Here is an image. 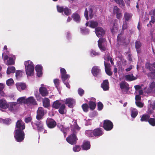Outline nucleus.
<instances>
[{
    "mask_svg": "<svg viewBox=\"0 0 155 155\" xmlns=\"http://www.w3.org/2000/svg\"><path fill=\"white\" fill-rule=\"evenodd\" d=\"M25 123L21 120H18L16 124V128L14 132V137L17 141H22L25 137V134L23 130L25 129Z\"/></svg>",
    "mask_w": 155,
    "mask_h": 155,
    "instance_id": "obj_1",
    "label": "nucleus"
},
{
    "mask_svg": "<svg viewBox=\"0 0 155 155\" xmlns=\"http://www.w3.org/2000/svg\"><path fill=\"white\" fill-rule=\"evenodd\" d=\"M80 128L77 125L76 122H74V126L72 127V131L73 134L66 138V140L70 144L73 145L76 143L77 137L75 134L77 131H79Z\"/></svg>",
    "mask_w": 155,
    "mask_h": 155,
    "instance_id": "obj_2",
    "label": "nucleus"
},
{
    "mask_svg": "<svg viewBox=\"0 0 155 155\" xmlns=\"http://www.w3.org/2000/svg\"><path fill=\"white\" fill-rule=\"evenodd\" d=\"M24 64L27 75L28 76L33 75L34 73V66L33 62L30 60H28L25 61Z\"/></svg>",
    "mask_w": 155,
    "mask_h": 155,
    "instance_id": "obj_3",
    "label": "nucleus"
},
{
    "mask_svg": "<svg viewBox=\"0 0 155 155\" xmlns=\"http://www.w3.org/2000/svg\"><path fill=\"white\" fill-rule=\"evenodd\" d=\"M2 56L5 61L9 58L8 60L6 63V64L8 65L14 64L15 59V57L14 55L11 54H8V55H7L5 54V52H4L2 54Z\"/></svg>",
    "mask_w": 155,
    "mask_h": 155,
    "instance_id": "obj_4",
    "label": "nucleus"
},
{
    "mask_svg": "<svg viewBox=\"0 0 155 155\" xmlns=\"http://www.w3.org/2000/svg\"><path fill=\"white\" fill-rule=\"evenodd\" d=\"M95 33L99 38L103 37L105 34V31L101 27H98L95 28Z\"/></svg>",
    "mask_w": 155,
    "mask_h": 155,
    "instance_id": "obj_5",
    "label": "nucleus"
},
{
    "mask_svg": "<svg viewBox=\"0 0 155 155\" xmlns=\"http://www.w3.org/2000/svg\"><path fill=\"white\" fill-rule=\"evenodd\" d=\"M88 15L90 19L93 16L92 8L91 6L88 8H86L84 12V16L87 20L89 19Z\"/></svg>",
    "mask_w": 155,
    "mask_h": 155,
    "instance_id": "obj_6",
    "label": "nucleus"
},
{
    "mask_svg": "<svg viewBox=\"0 0 155 155\" xmlns=\"http://www.w3.org/2000/svg\"><path fill=\"white\" fill-rule=\"evenodd\" d=\"M117 20H115L113 23L110 24V30L112 33L114 34L117 32L118 30V27L117 23Z\"/></svg>",
    "mask_w": 155,
    "mask_h": 155,
    "instance_id": "obj_7",
    "label": "nucleus"
},
{
    "mask_svg": "<svg viewBox=\"0 0 155 155\" xmlns=\"http://www.w3.org/2000/svg\"><path fill=\"white\" fill-rule=\"evenodd\" d=\"M37 127L38 131L39 132H43V133L46 132V130H45L43 127V123L41 121H38L34 123Z\"/></svg>",
    "mask_w": 155,
    "mask_h": 155,
    "instance_id": "obj_8",
    "label": "nucleus"
},
{
    "mask_svg": "<svg viewBox=\"0 0 155 155\" xmlns=\"http://www.w3.org/2000/svg\"><path fill=\"white\" fill-rule=\"evenodd\" d=\"M112 123L109 120H106L104 121L103 127L106 130H110L113 127Z\"/></svg>",
    "mask_w": 155,
    "mask_h": 155,
    "instance_id": "obj_9",
    "label": "nucleus"
},
{
    "mask_svg": "<svg viewBox=\"0 0 155 155\" xmlns=\"http://www.w3.org/2000/svg\"><path fill=\"white\" fill-rule=\"evenodd\" d=\"M39 92L40 94L43 97L46 96L48 94V91L44 84H43L41 85V87L39 88Z\"/></svg>",
    "mask_w": 155,
    "mask_h": 155,
    "instance_id": "obj_10",
    "label": "nucleus"
},
{
    "mask_svg": "<svg viewBox=\"0 0 155 155\" xmlns=\"http://www.w3.org/2000/svg\"><path fill=\"white\" fill-rule=\"evenodd\" d=\"M149 104L148 106L147 113L149 114H151L153 113V110L155 109V101H149Z\"/></svg>",
    "mask_w": 155,
    "mask_h": 155,
    "instance_id": "obj_11",
    "label": "nucleus"
},
{
    "mask_svg": "<svg viewBox=\"0 0 155 155\" xmlns=\"http://www.w3.org/2000/svg\"><path fill=\"white\" fill-rule=\"evenodd\" d=\"M45 114L43 108L41 107H39L37 111V119L38 120L41 119Z\"/></svg>",
    "mask_w": 155,
    "mask_h": 155,
    "instance_id": "obj_12",
    "label": "nucleus"
},
{
    "mask_svg": "<svg viewBox=\"0 0 155 155\" xmlns=\"http://www.w3.org/2000/svg\"><path fill=\"white\" fill-rule=\"evenodd\" d=\"M46 122L48 126L50 128L54 127L56 124V122L53 119L50 118H48Z\"/></svg>",
    "mask_w": 155,
    "mask_h": 155,
    "instance_id": "obj_13",
    "label": "nucleus"
},
{
    "mask_svg": "<svg viewBox=\"0 0 155 155\" xmlns=\"http://www.w3.org/2000/svg\"><path fill=\"white\" fill-rule=\"evenodd\" d=\"M98 45L101 51H104L105 50L104 45L106 44L105 39H99L98 41Z\"/></svg>",
    "mask_w": 155,
    "mask_h": 155,
    "instance_id": "obj_14",
    "label": "nucleus"
},
{
    "mask_svg": "<svg viewBox=\"0 0 155 155\" xmlns=\"http://www.w3.org/2000/svg\"><path fill=\"white\" fill-rule=\"evenodd\" d=\"M61 73V78L63 81L67 80L69 78L70 76L69 75L66 74V71L64 68H61L60 69Z\"/></svg>",
    "mask_w": 155,
    "mask_h": 155,
    "instance_id": "obj_15",
    "label": "nucleus"
},
{
    "mask_svg": "<svg viewBox=\"0 0 155 155\" xmlns=\"http://www.w3.org/2000/svg\"><path fill=\"white\" fill-rule=\"evenodd\" d=\"M147 93L155 91V82L153 81L149 84V87L146 91Z\"/></svg>",
    "mask_w": 155,
    "mask_h": 155,
    "instance_id": "obj_16",
    "label": "nucleus"
},
{
    "mask_svg": "<svg viewBox=\"0 0 155 155\" xmlns=\"http://www.w3.org/2000/svg\"><path fill=\"white\" fill-rule=\"evenodd\" d=\"M120 88L124 92H127L129 89L128 84L124 82H122L120 84Z\"/></svg>",
    "mask_w": 155,
    "mask_h": 155,
    "instance_id": "obj_17",
    "label": "nucleus"
},
{
    "mask_svg": "<svg viewBox=\"0 0 155 155\" xmlns=\"http://www.w3.org/2000/svg\"><path fill=\"white\" fill-rule=\"evenodd\" d=\"M85 25L87 26H88L92 28H94L98 26V23L97 21H91L87 22Z\"/></svg>",
    "mask_w": 155,
    "mask_h": 155,
    "instance_id": "obj_18",
    "label": "nucleus"
},
{
    "mask_svg": "<svg viewBox=\"0 0 155 155\" xmlns=\"http://www.w3.org/2000/svg\"><path fill=\"white\" fill-rule=\"evenodd\" d=\"M101 87L104 91H107L109 88V84L108 80H105L103 81L101 84Z\"/></svg>",
    "mask_w": 155,
    "mask_h": 155,
    "instance_id": "obj_19",
    "label": "nucleus"
},
{
    "mask_svg": "<svg viewBox=\"0 0 155 155\" xmlns=\"http://www.w3.org/2000/svg\"><path fill=\"white\" fill-rule=\"evenodd\" d=\"M65 103L68 104V106L70 107H73V105L75 103V101L74 99L68 98L66 99Z\"/></svg>",
    "mask_w": 155,
    "mask_h": 155,
    "instance_id": "obj_20",
    "label": "nucleus"
},
{
    "mask_svg": "<svg viewBox=\"0 0 155 155\" xmlns=\"http://www.w3.org/2000/svg\"><path fill=\"white\" fill-rule=\"evenodd\" d=\"M91 72L94 76H96L100 74L101 70L98 67L95 66L92 68Z\"/></svg>",
    "mask_w": 155,
    "mask_h": 155,
    "instance_id": "obj_21",
    "label": "nucleus"
},
{
    "mask_svg": "<svg viewBox=\"0 0 155 155\" xmlns=\"http://www.w3.org/2000/svg\"><path fill=\"white\" fill-rule=\"evenodd\" d=\"M8 107V104L6 101L3 99L0 100V107L3 109H5Z\"/></svg>",
    "mask_w": 155,
    "mask_h": 155,
    "instance_id": "obj_22",
    "label": "nucleus"
},
{
    "mask_svg": "<svg viewBox=\"0 0 155 155\" xmlns=\"http://www.w3.org/2000/svg\"><path fill=\"white\" fill-rule=\"evenodd\" d=\"M104 64L105 67V70L106 73L109 75H111L112 74V72L110 68V64L106 63L105 62H104Z\"/></svg>",
    "mask_w": 155,
    "mask_h": 155,
    "instance_id": "obj_23",
    "label": "nucleus"
},
{
    "mask_svg": "<svg viewBox=\"0 0 155 155\" xmlns=\"http://www.w3.org/2000/svg\"><path fill=\"white\" fill-rule=\"evenodd\" d=\"M95 99V98H92L89 102V107L91 109H94L96 107Z\"/></svg>",
    "mask_w": 155,
    "mask_h": 155,
    "instance_id": "obj_24",
    "label": "nucleus"
},
{
    "mask_svg": "<svg viewBox=\"0 0 155 155\" xmlns=\"http://www.w3.org/2000/svg\"><path fill=\"white\" fill-rule=\"evenodd\" d=\"M36 101L33 97H30L26 98V104H32L36 105Z\"/></svg>",
    "mask_w": 155,
    "mask_h": 155,
    "instance_id": "obj_25",
    "label": "nucleus"
},
{
    "mask_svg": "<svg viewBox=\"0 0 155 155\" xmlns=\"http://www.w3.org/2000/svg\"><path fill=\"white\" fill-rule=\"evenodd\" d=\"M82 148L85 150L89 149L90 148V142L88 141H84L83 145L82 146Z\"/></svg>",
    "mask_w": 155,
    "mask_h": 155,
    "instance_id": "obj_26",
    "label": "nucleus"
},
{
    "mask_svg": "<svg viewBox=\"0 0 155 155\" xmlns=\"http://www.w3.org/2000/svg\"><path fill=\"white\" fill-rule=\"evenodd\" d=\"M16 87L18 90L20 91L24 90L26 88V85L24 84L18 83L16 84Z\"/></svg>",
    "mask_w": 155,
    "mask_h": 155,
    "instance_id": "obj_27",
    "label": "nucleus"
},
{
    "mask_svg": "<svg viewBox=\"0 0 155 155\" xmlns=\"http://www.w3.org/2000/svg\"><path fill=\"white\" fill-rule=\"evenodd\" d=\"M94 135L99 136L103 134L100 128L95 129L93 130Z\"/></svg>",
    "mask_w": 155,
    "mask_h": 155,
    "instance_id": "obj_28",
    "label": "nucleus"
},
{
    "mask_svg": "<svg viewBox=\"0 0 155 155\" xmlns=\"http://www.w3.org/2000/svg\"><path fill=\"white\" fill-rule=\"evenodd\" d=\"M125 79L127 81H130L133 80H135L136 78L134 77L133 74H128L125 75Z\"/></svg>",
    "mask_w": 155,
    "mask_h": 155,
    "instance_id": "obj_29",
    "label": "nucleus"
},
{
    "mask_svg": "<svg viewBox=\"0 0 155 155\" xmlns=\"http://www.w3.org/2000/svg\"><path fill=\"white\" fill-rule=\"evenodd\" d=\"M17 102L19 104L22 103L26 104V98L25 97H20L18 99Z\"/></svg>",
    "mask_w": 155,
    "mask_h": 155,
    "instance_id": "obj_30",
    "label": "nucleus"
},
{
    "mask_svg": "<svg viewBox=\"0 0 155 155\" xmlns=\"http://www.w3.org/2000/svg\"><path fill=\"white\" fill-rule=\"evenodd\" d=\"M72 17L73 20L77 22H79L80 21V18L79 15L75 13L72 15Z\"/></svg>",
    "mask_w": 155,
    "mask_h": 155,
    "instance_id": "obj_31",
    "label": "nucleus"
},
{
    "mask_svg": "<svg viewBox=\"0 0 155 155\" xmlns=\"http://www.w3.org/2000/svg\"><path fill=\"white\" fill-rule=\"evenodd\" d=\"M43 104L44 107H47L50 104L49 100L47 98H45L43 100Z\"/></svg>",
    "mask_w": 155,
    "mask_h": 155,
    "instance_id": "obj_32",
    "label": "nucleus"
},
{
    "mask_svg": "<svg viewBox=\"0 0 155 155\" xmlns=\"http://www.w3.org/2000/svg\"><path fill=\"white\" fill-rule=\"evenodd\" d=\"M131 111V116L133 117H135L137 115L138 112L135 108H131L130 109Z\"/></svg>",
    "mask_w": 155,
    "mask_h": 155,
    "instance_id": "obj_33",
    "label": "nucleus"
},
{
    "mask_svg": "<svg viewBox=\"0 0 155 155\" xmlns=\"http://www.w3.org/2000/svg\"><path fill=\"white\" fill-rule=\"evenodd\" d=\"M15 68L13 66H10L8 67L7 71V74H9L11 73H14L15 71Z\"/></svg>",
    "mask_w": 155,
    "mask_h": 155,
    "instance_id": "obj_34",
    "label": "nucleus"
},
{
    "mask_svg": "<svg viewBox=\"0 0 155 155\" xmlns=\"http://www.w3.org/2000/svg\"><path fill=\"white\" fill-rule=\"evenodd\" d=\"M61 104V101L57 100L53 104V107L55 109H58Z\"/></svg>",
    "mask_w": 155,
    "mask_h": 155,
    "instance_id": "obj_35",
    "label": "nucleus"
},
{
    "mask_svg": "<svg viewBox=\"0 0 155 155\" xmlns=\"http://www.w3.org/2000/svg\"><path fill=\"white\" fill-rule=\"evenodd\" d=\"M150 118V116L147 114H143L142 116L140 119L142 121H148Z\"/></svg>",
    "mask_w": 155,
    "mask_h": 155,
    "instance_id": "obj_36",
    "label": "nucleus"
},
{
    "mask_svg": "<svg viewBox=\"0 0 155 155\" xmlns=\"http://www.w3.org/2000/svg\"><path fill=\"white\" fill-rule=\"evenodd\" d=\"M132 14L130 13H125L124 15V17L125 20L128 21L132 17Z\"/></svg>",
    "mask_w": 155,
    "mask_h": 155,
    "instance_id": "obj_37",
    "label": "nucleus"
},
{
    "mask_svg": "<svg viewBox=\"0 0 155 155\" xmlns=\"http://www.w3.org/2000/svg\"><path fill=\"white\" fill-rule=\"evenodd\" d=\"M85 134L89 137H91L93 136L94 133L93 130H87L85 131Z\"/></svg>",
    "mask_w": 155,
    "mask_h": 155,
    "instance_id": "obj_38",
    "label": "nucleus"
},
{
    "mask_svg": "<svg viewBox=\"0 0 155 155\" xmlns=\"http://www.w3.org/2000/svg\"><path fill=\"white\" fill-rule=\"evenodd\" d=\"M8 108L11 110H14V108L16 105V103L15 102L10 103L8 104Z\"/></svg>",
    "mask_w": 155,
    "mask_h": 155,
    "instance_id": "obj_39",
    "label": "nucleus"
},
{
    "mask_svg": "<svg viewBox=\"0 0 155 155\" xmlns=\"http://www.w3.org/2000/svg\"><path fill=\"white\" fill-rule=\"evenodd\" d=\"M65 105L64 104H62L61 107L59 110V113L61 114H63L64 113L65 111Z\"/></svg>",
    "mask_w": 155,
    "mask_h": 155,
    "instance_id": "obj_40",
    "label": "nucleus"
},
{
    "mask_svg": "<svg viewBox=\"0 0 155 155\" xmlns=\"http://www.w3.org/2000/svg\"><path fill=\"white\" fill-rule=\"evenodd\" d=\"M148 76L150 77L152 79L155 78V70H153L151 72L148 74Z\"/></svg>",
    "mask_w": 155,
    "mask_h": 155,
    "instance_id": "obj_41",
    "label": "nucleus"
},
{
    "mask_svg": "<svg viewBox=\"0 0 155 155\" xmlns=\"http://www.w3.org/2000/svg\"><path fill=\"white\" fill-rule=\"evenodd\" d=\"M14 83V81L13 79L12 78L9 79L6 81V84L8 86L12 85Z\"/></svg>",
    "mask_w": 155,
    "mask_h": 155,
    "instance_id": "obj_42",
    "label": "nucleus"
},
{
    "mask_svg": "<svg viewBox=\"0 0 155 155\" xmlns=\"http://www.w3.org/2000/svg\"><path fill=\"white\" fill-rule=\"evenodd\" d=\"M64 12L67 15H69L71 13V11L70 10L67 8H65L64 9Z\"/></svg>",
    "mask_w": 155,
    "mask_h": 155,
    "instance_id": "obj_43",
    "label": "nucleus"
},
{
    "mask_svg": "<svg viewBox=\"0 0 155 155\" xmlns=\"http://www.w3.org/2000/svg\"><path fill=\"white\" fill-rule=\"evenodd\" d=\"M82 107L84 112H87V111L88 109V106L87 104H83Z\"/></svg>",
    "mask_w": 155,
    "mask_h": 155,
    "instance_id": "obj_44",
    "label": "nucleus"
},
{
    "mask_svg": "<svg viewBox=\"0 0 155 155\" xmlns=\"http://www.w3.org/2000/svg\"><path fill=\"white\" fill-rule=\"evenodd\" d=\"M22 75V72L20 70H18L16 72V77L17 79H18L21 77Z\"/></svg>",
    "mask_w": 155,
    "mask_h": 155,
    "instance_id": "obj_45",
    "label": "nucleus"
},
{
    "mask_svg": "<svg viewBox=\"0 0 155 155\" xmlns=\"http://www.w3.org/2000/svg\"><path fill=\"white\" fill-rule=\"evenodd\" d=\"M148 121L149 124L153 126H155V119L150 118L149 119Z\"/></svg>",
    "mask_w": 155,
    "mask_h": 155,
    "instance_id": "obj_46",
    "label": "nucleus"
},
{
    "mask_svg": "<svg viewBox=\"0 0 155 155\" xmlns=\"http://www.w3.org/2000/svg\"><path fill=\"white\" fill-rule=\"evenodd\" d=\"M114 1L117 3L119 4L120 6L124 5V3L122 0H114Z\"/></svg>",
    "mask_w": 155,
    "mask_h": 155,
    "instance_id": "obj_47",
    "label": "nucleus"
},
{
    "mask_svg": "<svg viewBox=\"0 0 155 155\" xmlns=\"http://www.w3.org/2000/svg\"><path fill=\"white\" fill-rule=\"evenodd\" d=\"M141 46V44L140 41H137L136 42L135 47L136 49H139Z\"/></svg>",
    "mask_w": 155,
    "mask_h": 155,
    "instance_id": "obj_48",
    "label": "nucleus"
},
{
    "mask_svg": "<svg viewBox=\"0 0 155 155\" xmlns=\"http://www.w3.org/2000/svg\"><path fill=\"white\" fill-rule=\"evenodd\" d=\"M81 149L80 146L76 145L73 148V151L74 152H78Z\"/></svg>",
    "mask_w": 155,
    "mask_h": 155,
    "instance_id": "obj_49",
    "label": "nucleus"
},
{
    "mask_svg": "<svg viewBox=\"0 0 155 155\" xmlns=\"http://www.w3.org/2000/svg\"><path fill=\"white\" fill-rule=\"evenodd\" d=\"M36 72L42 71V67L40 65H37L35 67Z\"/></svg>",
    "mask_w": 155,
    "mask_h": 155,
    "instance_id": "obj_50",
    "label": "nucleus"
},
{
    "mask_svg": "<svg viewBox=\"0 0 155 155\" xmlns=\"http://www.w3.org/2000/svg\"><path fill=\"white\" fill-rule=\"evenodd\" d=\"M80 29L81 32L84 34H87L89 32V30L87 29H82V28H81Z\"/></svg>",
    "mask_w": 155,
    "mask_h": 155,
    "instance_id": "obj_51",
    "label": "nucleus"
},
{
    "mask_svg": "<svg viewBox=\"0 0 155 155\" xmlns=\"http://www.w3.org/2000/svg\"><path fill=\"white\" fill-rule=\"evenodd\" d=\"M136 105L140 107H142L143 106V104L139 101H136Z\"/></svg>",
    "mask_w": 155,
    "mask_h": 155,
    "instance_id": "obj_52",
    "label": "nucleus"
},
{
    "mask_svg": "<svg viewBox=\"0 0 155 155\" xmlns=\"http://www.w3.org/2000/svg\"><path fill=\"white\" fill-rule=\"evenodd\" d=\"M120 10L116 6L114 7V13L115 14L118 13L120 12Z\"/></svg>",
    "mask_w": 155,
    "mask_h": 155,
    "instance_id": "obj_53",
    "label": "nucleus"
},
{
    "mask_svg": "<svg viewBox=\"0 0 155 155\" xmlns=\"http://www.w3.org/2000/svg\"><path fill=\"white\" fill-rule=\"evenodd\" d=\"M78 92L80 96H82L84 93V91L83 89L79 88L78 89Z\"/></svg>",
    "mask_w": 155,
    "mask_h": 155,
    "instance_id": "obj_54",
    "label": "nucleus"
},
{
    "mask_svg": "<svg viewBox=\"0 0 155 155\" xmlns=\"http://www.w3.org/2000/svg\"><path fill=\"white\" fill-rule=\"evenodd\" d=\"M57 9L58 11L59 12H61L63 11L64 12V8L62 6H57Z\"/></svg>",
    "mask_w": 155,
    "mask_h": 155,
    "instance_id": "obj_55",
    "label": "nucleus"
},
{
    "mask_svg": "<svg viewBox=\"0 0 155 155\" xmlns=\"http://www.w3.org/2000/svg\"><path fill=\"white\" fill-rule=\"evenodd\" d=\"M98 109L99 110H101L103 107V104L100 102H99L98 104Z\"/></svg>",
    "mask_w": 155,
    "mask_h": 155,
    "instance_id": "obj_56",
    "label": "nucleus"
},
{
    "mask_svg": "<svg viewBox=\"0 0 155 155\" xmlns=\"http://www.w3.org/2000/svg\"><path fill=\"white\" fill-rule=\"evenodd\" d=\"M142 86H140L139 85H135L134 86V88L136 89V93H137V91L142 88Z\"/></svg>",
    "mask_w": 155,
    "mask_h": 155,
    "instance_id": "obj_57",
    "label": "nucleus"
},
{
    "mask_svg": "<svg viewBox=\"0 0 155 155\" xmlns=\"http://www.w3.org/2000/svg\"><path fill=\"white\" fill-rule=\"evenodd\" d=\"M54 82L56 87H57L59 84V80L58 79H55L54 80Z\"/></svg>",
    "mask_w": 155,
    "mask_h": 155,
    "instance_id": "obj_58",
    "label": "nucleus"
},
{
    "mask_svg": "<svg viewBox=\"0 0 155 155\" xmlns=\"http://www.w3.org/2000/svg\"><path fill=\"white\" fill-rule=\"evenodd\" d=\"M151 16V21L150 22V25H151L152 23V24L154 23L155 22V20L154 16Z\"/></svg>",
    "mask_w": 155,
    "mask_h": 155,
    "instance_id": "obj_59",
    "label": "nucleus"
},
{
    "mask_svg": "<svg viewBox=\"0 0 155 155\" xmlns=\"http://www.w3.org/2000/svg\"><path fill=\"white\" fill-rule=\"evenodd\" d=\"M105 59H107L108 60H110V63L112 64H114V62H113V60L112 58H111L110 56H108L107 58H106V57H105L104 58Z\"/></svg>",
    "mask_w": 155,
    "mask_h": 155,
    "instance_id": "obj_60",
    "label": "nucleus"
},
{
    "mask_svg": "<svg viewBox=\"0 0 155 155\" xmlns=\"http://www.w3.org/2000/svg\"><path fill=\"white\" fill-rule=\"evenodd\" d=\"M136 101H139L140 100H141V97L140 96L138 95H136L135 98Z\"/></svg>",
    "mask_w": 155,
    "mask_h": 155,
    "instance_id": "obj_61",
    "label": "nucleus"
},
{
    "mask_svg": "<svg viewBox=\"0 0 155 155\" xmlns=\"http://www.w3.org/2000/svg\"><path fill=\"white\" fill-rule=\"evenodd\" d=\"M151 66V64L149 63H147L146 64V67L149 69L150 71H151L150 67Z\"/></svg>",
    "mask_w": 155,
    "mask_h": 155,
    "instance_id": "obj_62",
    "label": "nucleus"
},
{
    "mask_svg": "<svg viewBox=\"0 0 155 155\" xmlns=\"http://www.w3.org/2000/svg\"><path fill=\"white\" fill-rule=\"evenodd\" d=\"M150 14L151 16H155V9L154 10L151 11L150 12Z\"/></svg>",
    "mask_w": 155,
    "mask_h": 155,
    "instance_id": "obj_63",
    "label": "nucleus"
},
{
    "mask_svg": "<svg viewBox=\"0 0 155 155\" xmlns=\"http://www.w3.org/2000/svg\"><path fill=\"white\" fill-rule=\"evenodd\" d=\"M31 120V118L30 117H28L26 118L25 119V121L26 123H28Z\"/></svg>",
    "mask_w": 155,
    "mask_h": 155,
    "instance_id": "obj_64",
    "label": "nucleus"
}]
</instances>
